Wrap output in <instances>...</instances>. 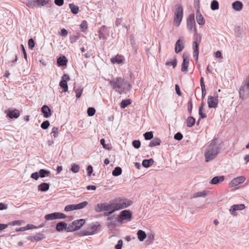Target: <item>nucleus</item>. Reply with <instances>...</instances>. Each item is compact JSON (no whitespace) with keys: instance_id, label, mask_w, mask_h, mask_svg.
<instances>
[{"instance_id":"1","label":"nucleus","mask_w":249,"mask_h":249,"mask_svg":"<svg viewBox=\"0 0 249 249\" xmlns=\"http://www.w3.org/2000/svg\"><path fill=\"white\" fill-rule=\"evenodd\" d=\"M221 150V146L220 141L216 138L212 140L204 151L205 161L209 162L214 159L220 153Z\"/></svg>"},{"instance_id":"2","label":"nucleus","mask_w":249,"mask_h":249,"mask_svg":"<svg viewBox=\"0 0 249 249\" xmlns=\"http://www.w3.org/2000/svg\"><path fill=\"white\" fill-rule=\"evenodd\" d=\"M111 88L120 94L125 93L130 89L131 85L124 78L118 77L109 81Z\"/></svg>"},{"instance_id":"3","label":"nucleus","mask_w":249,"mask_h":249,"mask_svg":"<svg viewBox=\"0 0 249 249\" xmlns=\"http://www.w3.org/2000/svg\"><path fill=\"white\" fill-rule=\"evenodd\" d=\"M113 208L116 211L124 209L132 204V201L126 198H116L112 201Z\"/></svg>"},{"instance_id":"4","label":"nucleus","mask_w":249,"mask_h":249,"mask_svg":"<svg viewBox=\"0 0 249 249\" xmlns=\"http://www.w3.org/2000/svg\"><path fill=\"white\" fill-rule=\"evenodd\" d=\"M183 18V8L180 5H176L175 11L174 21L176 26H178Z\"/></svg>"},{"instance_id":"5","label":"nucleus","mask_w":249,"mask_h":249,"mask_svg":"<svg viewBox=\"0 0 249 249\" xmlns=\"http://www.w3.org/2000/svg\"><path fill=\"white\" fill-rule=\"evenodd\" d=\"M85 222V220L83 219L74 220L69 226L66 231H76L79 229L84 224Z\"/></svg>"},{"instance_id":"6","label":"nucleus","mask_w":249,"mask_h":249,"mask_svg":"<svg viewBox=\"0 0 249 249\" xmlns=\"http://www.w3.org/2000/svg\"><path fill=\"white\" fill-rule=\"evenodd\" d=\"M112 208H113V204L111 201L109 204H107L106 203H101L97 204L95 208V211L97 213H99L103 211H108L111 210Z\"/></svg>"},{"instance_id":"7","label":"nucleus","mask_w":249,"mask_h":249,"mask_svg":"<svg viewBox=\"0 0 249 249\" xmlns=\"http://www.w3.org/2000/svg\"><path fill=\"white\" fill-rule=\"evenodd\" d=\"M99 227V225H96L94 224H90L83 231L84 235H89L96 233L97 232Z\"/></svg>"},{"instance_id":"8","label":"nucleus","mask_w":249,"mask_h":249,"mask_svg":"<svg viewBox=\"0 0 249 249\" xmlns=\"http://www.w3.org/2000/svg\"><path fill=\"white\" fill-rule=\"evenodd\" d=\"M218 95L215 92L214 93V96H209L208 98V107L210 108H215L218 103Z\"/></svg>"},{"instance_id":"9","label":"nucleus","mask_w":249,"mask_h":249,"mask_svg":"<svg viewBox=\"0 0 249 249\" xmlns=\"http://www.w3.org/2000/svg\"><path fill=\"white\" fill-rule=\"evenodd\" d=\"M245 208V206L243 204H234L231 206L229 210L230 213L232 216H237L236 211L243 210Z\"/></svg>"},{"instance_id":"10","label":"nucleus","mask_w":249,"mask_h":249,"mask_svg":"<svg viewBox=\"0 0 249 249\" xmlns=\"http://www.w3.org/2000/svg\"><path fill=\"white\" fill-rule=\"evenodd\" d=\"M132 214L131 213L127 210H123L120 213L119 215V219L118 220V222H121L124 220H127L128 221H130L131 219Z\"/></svg>"},{"instance_id":"11","label":"nucleus","mask_w":249,"mask_h":249,"mask_svg":"<svg viewBox=\"0 0 249 249\" xmlns=\"http://www.w3.org/2000/svg\"><path fill=\"white\" fill-rule=\"evenodd\" d=\"M245 178L244 176H240L233 178L230 183V187L237 186L243 183L245 181Z\"/></svg>"},{"instance_id":"12","label":"nucleus","mask_w":249,"mask_h":249,"mask_svg":"<svg viewBox=\"0 0 249 249\" xmlns=\"http://www.w3.org/2000/svg\"><path fill=\"white\" fill-rule=\"evenodd\" d=\"M239 93L240 97L242 99L245 98L246 96L249 94V89L248 88L247 86L246 85L244 82L240 87Z\"/></svg>"},{"instance_id":"13","label":"nucleus","mask_w":249,"mask_h":249,"mask_svg":"<svg viewBox=\"0 0 249 249\" xmlns=\"http://www.w3.org/2000/svg\"><path fill=\"white\" fill-rule=\"evenodd\" d=\"M117 217L115 215L108 217L107 218V227L110 229L114 228L117 224Z\"/></svg>"},{"instance_id":"14","label":"nucleus","mask_w":249,"mask_h":249,"mask_svg":"<svg viewBox=\"0 0 249 249\" xmlns=\"http://www.w3.org/2000/svg\"><path fill=\"white\" fill-rule=\"evenodd\" d=\"M184 48V43L183 39H179L177 40L175 44V52L179 53Z\"/></svg>"},{"instance_id":"15","label":"nucleus","mask_w":249,"mask_h":249,"mask_svg":"<svg viewBox=\"0 0 249 249\" xmlns=\"http://www.w3.org/2000/svg\"><path fill=\"white\" fill-rule=\"evenodd\" d=\"M45 237V236L43 234L38 233L34 236H30L28 237L27 239L28 240L34 242L43 239Z\"/></svg>"},{"instance_id":"16","label":"nucleus","mask_w":249,"mask_h":249,"mask_svg":"<svg viewBox=\"0 0 249 249\" xmlns=\"http://www.w3.org/2000/svg\"><path fill=\"white\" fill-rule=\"evenodd\" d=\"M193 56L196 58V61L197 62L198 60L199 50H198V43L196 41H194L193 43Z\"/></svg>"},{"instance_id":"17","label":"nucleus","mask_w":249,"mask_h":249,"mask_svg":"<svg viewBox=\"0 0 249 249\" xmlns=\"http://www.w3.org/2000/svg\"><path fill=\"white\" fill-rule=\"evenodd\" d=\"M41 110L45 118H48L51 116V109L47 106H43Z\"/></svg>"},{"instance_id":"18","label":"nucleus","mask_w":249,"mask_h":249,"mask_svg":"<svg viewBox=\"0 0 249 249\" xmlns=\"http://www.w3.org/2000/svg\"><path fill=\"white\" fill-rule=\"evenodd\" d=\"M7 115L11 119H17L20 116V112L18 109L9 110Z\"/></svg>"},{"instance_id":"19","label":"nucleus","mask_w":249,"mask_h":249,"mask_svg":"<svg viewBox=\"0 0 249 249\" xmlns=\"http://www.w3.org/2000/svg\"><path fill=\"white\" fill-rule=\"evenodd\" d=\"M196 21L199 25H202L205 24V21L199 10H196Z\"/></svg>"},{"instance_id":"20","label":"nucleus","mask_w":249,"mask_h":249,"mask_svg":"<svg viewBox=\"0 0 249 249\" xmlns=\"http://www.w3.org/2000/svg\"><path fill=\"white\" fill-rule=\"evenodd\" d=\"M67 229V224L64 222H60L58 223L56 226V230L58 231H62L63 230L66 231Z\"/></svg>"},{"instance_id":"21","label":"nucleus","mask_w":249,"mask_h":249,"mask_svg":"<svg viewBox=\"0 0 249 249\" xmlns=\"http://www.w3.org/2000/svg\"><path fill=\"white\" fill-rule=\"evenodd\" d=\"M232 8L237 11H240L243 9V4L240 1H236L232 4Z\"/></svg>"},{"instance_id":"22","label":"nucleus","mask_w":249,"mask_h":249,"mask_svg":"<svg viewBox=\"0 0 249 249\" xmlns=\"http://www.w3.org/2000/svg\"><path fill=\"white\" fill-rule=\"evenodd\" d=\"M124 61V58L122 56L117 55L115 57H113L111 59V61L113 64H120Z\"/></svg>"},{"instance_id":"23","label":"nucleus","mask_w":249,"mask_h":249,"mask_svg":"<svg viewBox=\"0 0 249 249\" xmlns=\"http://www.w3.org/2000/svg\"><path fill=\"white\" fill-rule=\"evenodd\" d=\"M154 162V160L152 158L148 160H144L142 162V165L145 168H148L153 165Z\"/></svg>"},{"instance_id":"24","label":"nucleus","mask_w":249,"mask_h":249,"mask_svg":"<svg viewBox=\"0 0 249 249\" xmlns=\"http://www.w3.org/2000/svg\"><path fill=\"white\" fill-rule=\"evenodd\" d=\"M224 179V176L215 177L212 179L210 183L212 184H217L219 182L223 181Z\"/></svg>"},{"instance_id":"25","label":"nucleus","mask_w":249,"mask_h":249,"mask_svg":"<svg viewBox=\"0 0 249 249\" xmlns=\"http://www.w3.org/2000/svg\"><path fill=\"white\" fill-rule=\"evenodd\" d=\"M49 184L47 183H42L38 186L37 188L39 191L45 192L49 190Z\"/></svg>"},{"instance_id":"26","label":"nucleus","mask_w":249,"mask_h":249,"mask_svg":"<svg viewBox=\"0 0 249 249\" xmlns=\"http://www.w3.org/2000/svg\"><path fill=\"white\" fill-rule=\"evenodd\" d=\"M161 143V141L159 138H154L149 143V146L152 147L157 145H159Z\"/></svg>"},{"instance_id":"27","label":"nucleus","mask_w":249,"mask_h":249,"mask_svg":"<svg viewBox=\"0 0 249 249\" xmlns=\"http://www.w3.org/2000/svg\"><path fill=\"white\" fill-rule=\"evenodd\" d=\"M137 234L138 238L140 241H143L144 239L146 237V234L145 232L141 230H140L138 231Z\"/></svg>"},{"instance_id":"28","label":"nucleus","mask_w":249,"mask_h":249,"mask_svg":"<svg viewBox=\"0 0 249 249\" xmlns=\"http://www.w3.org/2000/svg\"><path fill=\"white\" fill-rule=\"evenodd\" d=\"M67 59L64 56L59 57L57 59V63L58 65L61 66H65L67 64Z\"/></svg>"},{"instance_id":"29","label":"nucleus","mask_w":249,"mask_h":249,"mask_svg":"<svg viewBox=\"0 0 249 249\" xmlns=\"http://www.w3.org/2000/svg\"><path fill=\"white\" fill-rule=\"evenodd\" d=\"M207 196V193L206 191L198 192L194 193L193 195V198H197L199 197H205Z\"/></svg>"},{"instance_id":"30","label":"nucleus","mask_w":249,"mask_h":249,"mask_svg":"<svg viewBox=\"0 0 249 249\" xmlns=\"http://www.w3.org/2000/svg\"><path fill=\"white\" fill-rule=\"evenodd\" d=\"M59 86L63 89V91L66 92L68 90L67 81L65 79H62L59 83Z\"/></svg>"},{"instance_id":"31","label":"nucleus","mask_w":249,"mask_h":249,"mask_svg":"<svg viewBox=\"0 0 249 249\" xmlns=\"http://www.w3.org/2000/svg\"><path fill=\"white\" fill-rule=\"evenodd\" d=\"M196 120L193 117H189L186 121L187 126L188 127H192L195 123Z\"/></svg>"},{"instance_id":"32","label":"nucleus","mask_w":249,"mask_h":249,"mask_svg":"<svg viewBox=\"0 0 249 249\" xmlns=\"http://www.w3.org/2000/svg\"><path fill=\"white\" fill-rule=\"evenodd\" d=\"M69 7L73 14H76L78 13L79 7L77 5L73 3H70L69 4Z\"/></svg>"},{"instance_id":"33","label":"nucleus","mask_w":249,"mask_h":249,"mask_svg":"<svg viewBox=\"0 0 249 249\" xmlns=\"http://www.w3.org/2000/svg\"><path fill=\"white\" fill-rule=\"evenodd\" d=\"M39 177L41 178H44L46 176H49L50 175V172L49 171H47L44 169H40L39 171Z\"/></svg>"},{"instance_id":"34","label":"nucleus","mask_w":249,"mask_h":249,"mask_svg":"<svg viewBox=\"0 0 249 249\" xmlns=\"http://www.w3.org/2000/svg\"><path fill=\"white\" fill-rule=\"evenodd\" d=\"M211 8L212 10H216L219 9V3L216 0H213L211 3Z\"/></svg>"},{"instance_id":"35","label":"nucleus","mask_w":249,"mask_h":249,"mask_svg":"<svg viewBox=\"0 0 249 249\" xmlns=\"http://www.w3.org/2000/svg\"><path fill=\"white\" fill-rule=\"evenodd\" d=\"M122 170L120 167H116L112 171V175L114 176H118L122 174Z\"/></svg>"},{"instance_id":"36","label":"nucleus","mask_w":249,"mask_h":249,"mask_svg":"<svg viewBox=\"0 0 249 249\" xmlns=\"http://www.w3.org/2000/svg\"><path fill=\"white\" fill-rule=\"evenodd\" d=\"M234 33L238 37H241L242 34V30L240 26H237L234 28Z\"/></svg>"},{"instance_id":"37","label":"nucleus","mask_w":249,"mask_h":249,"mask_svg":"<svg viewBox=\"0 0 249 249\" xmlns=\"http://www.w3.org/2000/svg\"><path fill=\"white\" fill-rule=\"evenodd\" d=\"M187 22V28L190 31L194 30V31L196 32V29L195 28V22H192L191 21H188Z\"/></svg>"},{"instance_id":"38","label":"nucleus","mask_w":249,"mask_h":249,"mask_svg":"<svg viewBox=\"0 0 249 249\" xmlns=\"http://www.w3.org/2000/svg\"><path fill=\"white\" fill-rule=\"evenodd\" d=\"M88 204V202L86 201L81 202L79 204H75L76 210H80L84 208Z\"/></svg>"},{"instance_id":"39","label":"nucleus","mask_w":249,"mask_h":249,"mask_svg":"<svg viewBox=\"0 0 249 249\" xmlns=\"http://www.w3.org/2000/svg\"><path fill=\"white\" fill-rule=\"evenodd\" d=\"M75 210H76L75 204L67 205L64 208L65 212H70Z\"/></svg>"},{"instance_id":"40","label":"nucleus","mask_w":249,"mask_h":249,"mask_svg":"<svg viewBox=\"0 0 249 249\" xmlns=\"http://www.w3.org/2000/svg\"><path fill=\"white\" fill-rule=\"evenodd\" d=\"M71 171L74 173H76L79 172L80 166L75 163H72L71 165Z\"/></svg>"},{"instance_id":"41","label":"nucleus","mask_w":249,"mask_h":249,"mask_svg":"<svg viewBox=\"0 0 249 249\" xmlns=\"http://www.w3.org/2000/svg\"><path fill=\"white\" fill-rule=\"evenodd\" d=\"M130 103H131V102H130V100L129 99L123 100L120 104L121 107L122 108H124L128 105L130 104Z\"/></svg>"},{"instance_id":"42","label":"nucleus","mask_w":249,"mask_h":249,"mask_svg":"<svg viewBox=\"0 0 249 249\" xmlns=\"http://www.w3.org/2000/svg\"><path fill=\"white\" fill-rule=\"evenodd\" d=\"M143 136L145 140H149L153 138V134L152 131L146 132L143 134Z\"/></svg>"},{"instance_id":"43","label":"nucleus","mask_w":249,"mask_h":249,"mask_svg":"<svg viewBox=\"0 0 249 249\" xmlns=\"http://www.w3.org/2000/svg\"><path fill=\"white\" fill-rule=\"evenodd\" d=\"M45 218L46 220H51L56 219L55 213L46 215L45 216Z\"/></svg>"},{"instance_id":"44","label":"nucleus","mask_w":249,"mask_h":249,"mask_svg":"<svg viewBox=\"0 0 249 249\" xmlns=\"http://www.w3.org/2000/svg\"><path fill=\"white\" fill-rule=\"evenodd\" d=\"M177 61L176 58H174L172 61H167L166 65L167 66H173V68H175L177 66Z\"/></svg>"},{"instance_id":"45","label":"nucleus","mask_w":249,"mask_h":249,"mask_svg":"<svg viewBox=\"0 0 249 249\" xmlns=\"http://www.w3.org/2000/svg\"><path fill=\"white\" fill-rule=\"evenodd\" d=\"M95 113V109L93 107H90L88 108L87 113L89 116H92Z\"/></svg>"},{"instance_id":"46","label":"nucleus","mask_w":249,"mask_h":249,"mask_svg":"<svg viewBox=\"0 0 249 249\" xmlns=\"http://www.w3.org/2000/svg\"><path fill=\"white\" fill-rule=\"evenodd\" d=\"M36 1L39 6L45 5L48 3V0H36Z\"/></svg>"},{"instance_id":"47","label":"nucleus","mask_w":249,"mask_h":249,"mask_svg":"<svg viewBox=\"0 0 249 249\" xmlns=\"http://www.w3.org/2000/svg\"><path fill=\"white\" fill-rule=\"evenodd\" d=\"M51 134L54 138H57L58 136V128L54 126L52 129Z\"/></svg>"},{"instance_id":"48","label":"nucleus","mask_w":249,"mask_h":249,"mask_svg":"<svg viewBox=\"0 0 249 249\" xmlns=\"http://www.w3.org/2000/svg\"><path fill=\"white\" fill-rule=\"evenodd\" d=\"M75 92L76 93V96L77 98H80L81 96V94L83 92V89L79 88L77 89H75Z\"/></svg>"},{"instance_id":"49","label":"nucleus","mask_w":249,"mask_h":249,"mask_svg":"<svg viewBox=\"0 0 249 249\" xmlns=\"http://www.w3.org/2000/svg\"><path fill=\"white\" fill-rule=\"evenodd\" d=\"M56 219H64L66 217V215L63 213H55Z\"/></svg>"},{"instance_id":"50","label":"nucleus","mask_w":249,"mask_h":249,"mask_svg":"<svg viewBox=\"0 0 249 249\" xmlns=\"http://www.w3.org/2000/svg\"><path fill=\"white\" fill-rule=\"evenodd\" d=\"M50 125V123L48 121L43 122L41 124V127L43 129H46Z\"/></svg>"},{"instance_id":"51","label":"nucleus","mask_w":249,"mask_h":249,"mask_svg":"<svg viewBox=\"0 0 249 249\" xmlns=\"http://www.w3.org/2000/svg\"><path fill=\"white\" fill-rule=\"evenodd\" d=\"M132 145L135 148H139L141 146V142L139 140H134L132 142Z\"/></svg>"},{"instance_id":"52","label":"nucleus","mask_w":249,"mask_h":249,"mask_svg":"<svg viewBox=\"0 0 249 249\" xmlns=\"http://www.w3.org/2000/svg\"><path fill=\"white\" fill-rule=\"evenodd\" d=\"M28 46H29V48L31 50H32L33 49V48L34 47L35 42H34V40L32 38H30L28 40Z\"/></svg>"},{"instance_id":"53","label":"nucleus","mask_w":249,"mask_h":249,"mask_svg":"<svg viewBox=\"0 0 249 249\" xmlns=\"http://www.w3.org/2000/svg\"><path fill=\"white\" fill-rule=\"evenodd\" d=\"M183 138V135L179 132H178L174 136V139L180 141Z\"/></svg>"},{"instance_id":"54","label":"nucleus","mask_w":249,"mask_h":249,"mask_svg":"<svg viewBox=\"0 0 249 249\" xmlns=\"http://www.w3.org/2000/svg\"><path fill=\"white\" fill-rule=\"evenodd\" d=\"M39 175L38 172H35L31 174V178L37 180L39 178Z\"/></svg>"},{"instance_id":"55","label":"nucleus","mask_w":249,"mask_h":249,"mask_svg":"<svg viewBox=\"0 0 249 249\" xmlns=\"http://www.w3.org/2000/svg\"><path fill=\"white\" fill-rule=\"evenodd\" d=\"M154 239V236L153 234L150 233L148 234L147 235V241L149 242L150 243H152Z\"/></svg>"},{"instance_id":"56","label":"nucleus","mask_w":249,"mask_h":249,"mask_svg":"<svg viewBox=\"0 0 249 249\" xmlns=\"http://www.w3.org/2000/svg\"><path fill=\"white\" fill-rule=\"evenodd\" d=\"M123 245V241L120 240L118 241L117 244L115 246V249H121Z\"/></svg>"},{"instance_id":"57","label":"nucleus","mask_w":249,"mask_h":249,"mask_svg":"<svg viewBox=\"0 0 249 249\" xmlns=\"http://www.w3.org/2000/svg\"><path fill=\"white\" fill-rule=\"evenodd\" d=\"M87 23L86 21H83L80 24V27L82 31H84L85 29H87Z\"/></svg>"},{"instance_id":"58","label":"nucleus","mask_w":249,"mask_h":249,"mask_svg":"<svg viewBox=\"0 0 249 249\" xmlns=\"http://www.w3.org/2000/svg\"><path fill=\"white\" fill-rule=\"evenodd\" d=\"M188 71V64L182 63L181 64V71L182 72L187 71Z\"/></svg>"},{"instance_id":"59","label":"nucleus","mask_w":249,"mask_h":249,"mask_svg":"<svg viewBox=\"0 0 249 249\" xmlns=\"http://www.w3.org/2000/svg\"><path fill=\"white\" fill-rule=\"evenodd\" d=\"M183 61L182 63H185V64L188 65V63L189 62V59L188 56L187 55L184 54L183 55Z\"/></svg>"},{"instance_id":"60","label":"nucleus","mask_w":249,"mask_h":249,"mask_svg":"<svg viewBox=\"0 0 249 249\" xmlns=\"http://www.w3.org/2000/svg\"><path fill=\"white\" fill-rule=\"evenodd\" d=\"M54 3L57 6H62L64 4V0H54Z\"/></svg>"},{"instance_id":"61","label":"nucleus","mask_w":249,"mask_h":249,"mask_svg":"<svg viewBox=\"0 0 249 249\" xmlns=\"http://www.w3.org/2000/svg\"><path fill=\"white\" fill-rule=\"evenodd\" d=\"M194 6L197 10H199V0H194Z\"/></svg>"},{"instance_id":"62","label":"nucleus","mask_w":249,"mask_h":249,"mask_svg":"<svg viewBox=\"0 0 249 249\" xmlns=\"http://www.w3.org/2000/svg\"><path fill=\"white\" fill-rule=\"evenodd\" d=\"M68 35V32L65 29H62L61 30L60 35L62 36H65Z\"/></svg>"},{"instance_id":"63","label":"nucleus","mask_w":249,"mask_h":249,"mask_svg":"<svg viewBox=\"0 0 249 249\" xmlns=\"http://www.w3.org/2000/svg\"><path fill=\"white\" fill-rule=\"evenodd\" d=\"M21 223H22V222L20 220H15V221H13L10 224V225H13V226L21 225Z\"/></svg>"},{"instance_id":"64","label":"nucleus","mask_w":249,"mask_h":249,"mask_svg":"<svg viewBox=\"0 0 249 249\" xmlns=\"http://www.w3.org/2000/svg\"><path fill=\"white\" fill-rule=\"evenodd\" d=\"M246 85L247 86L248 88L249 89V74L246 77L244 82Z\"/></svg>"}]
</instances>
